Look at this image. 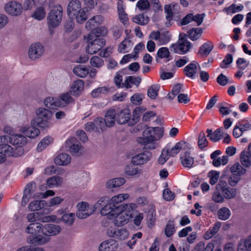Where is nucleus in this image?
I'll use <instances>...</instances> for the list:
<instances>
[{
  "label": "nucleus",
  "mask_w": 251,
  "mask_h": 251,
  "mask_svg": "<svg viewBox=\"0 0 251 251\" xmlns=\"http://www.w3.org/2000/svg\"><path fill=\"white\" fill-rule=\"evenodd\" d=\"M175 222L174 220H170L165 227V234L167 237H171L176 232Z\"/></svg>",
  "instance_id": "nucleus-42"
},
{
  "label": "nucleus",
  "mask_w": 251,
  "mask_h": 251,
  "mask_svg": "<svg viewBox=\"0 0 251 251\" xmlns=\"http://www.w3.org/2000/svg\"><path fill=\"white\" fill-rule=\"evenodd\" d=\"M66 147L69 149L70 152L73 154H76L79 152L81 150L80 144L76 141L75 137H72L66 142Z\"/></svg>",
  "instance_id": "nucleus-17"
},
{
  "label": "nucleus",
  "mask_w": 251,
  "mask_h": 251,
  "mask_svg": "<svg viewBox=\"0 0 251 251\" xmlns=\"http://www.w3.org/2000/svg\"><path fill=\"white\" fill-rule=\"evenodd\" d=\"M31 126V127L23 126L21 127V131L27 137L34 138L40 134V131L36 127V126Z\"/></svg>",
  "instance_id": "nucleus-20"
},
{
  "label": "nucleus",
  "mask_w": 251,
  "mask_h": 251,
  "mask_svg": "<svg viewBox=\"0 0 251 251\" xmlns=\"http://www.w3.org/2000/svg\"><path fill=\"white\" fill-rule=\"evenodd\" d=\"M63 16V8L60 5H55L51 7L48 16V24L49 26L56 27L61 22Z\"/></svg>",
  "instance_id": "nucleus-3"
},
{
  "label": "nucleus",
  "mask_w": 251,
  "mask_h": 251,
  "mask_svg": "<svg viewBox=\"0 0 251 251\" xmlns=\"http://www.w3.org/2000/svg\"><path fill=\"white\" fill-rule=\"evenodd\" d=\"M4 10L9 15L18 16L22 14L23 7L21 3L15 0H11L5 5Z\"/></svg>",
  "instance_id": "nucleus-10"
},
{
  "label": "nucleus",
  "mask_w": 251,
  "mask_h": 251,
  "mask_svg": "<svg viewBox=\"0 0 251 251\" xmlns=\"http://www.w3.org/2000/svg\"><path fill=\"white\" fill-rule=\"evenodd\" d=\"M171 34L168 30L152 31L150 34V38L158 41L160 45H165L171 39Z\"/></svg>",
  "instance_id": "nucleus-8"
},
{
  "label": "nucleus",
  "mask_w": 251,
  "mask_h": 251,
  "mask_svg": "<svg viewBox=\"0 0 251 251\" xmlns=\"http://www.w3.org/2000/svg\"><path fill=\"white\" fill-rule=\"evenodd\" d=\"M132 45L130 40L125 39L119 45L118 50L120 53L127 52L131 49Z\"/></svg>",
  "instance_id": "nucleus-43"
},
{
  "label": "nucleus",
  "mask_w": 251,
  "mask_h": 251,
  "mask_svg": "<svg viewBox=\"0 0 251 251\" xmlns=\"http://www.w3.org/2000/svg\"><path fill=\"white\" fill-rule=\"evenodd\" d=\"M131 114L128 108H125L116 113V121L119 124H125L130 119Z\"/></svg>",
  "instance_id": "nucleus-16"
},
{
  "label": "nucleus",
  "mask_w": 251,
  "mask_h": 251,
  "mask_svg": "<svg viewBox=\"0 0 251 251\" xmlns=\"http://www.w3.org/2000/svg\"><path fill=\"white\" fill-rule=\"evenodd\" d=\"M47 206V202L44 200L35 201L28 205L29 209L31 211H38Z\"/></svg>",
  "instance_id": "nucleus-41"
},
{
  "label": "nucleus",
  "mask_w": 251,
  "mask_h": 251,
  "mask_svg": "<svg viewBox=\"0 0 251 251\" xmlns=\"http://www.w3.org/2000/svg\"><path fill=\"white\" fill-rule=\"evenodd\" d=\"M118 243L114 239H108L102 242L99 246V251H114L118 249Z\"/></svg>",
  "instance_id": "nucleus-15"
},
{
  "label": "nucleus",
  "mask_w": 251,
  "mask_h": 251,
  "mask_svg": "<svg viewBox=\"0 0 251 251\" xmlns=\"http://www.w3.org/2000/svg\"><path fill=\"white\" fill-rule=\"evenodd\" d=\"M170 52L169 49L166 47H161L157 51L156 59L157 57L159 58H166L169 56Z\"/></svg>",
  "instance_id": "nucleus-61"
},
{
  "label": "nucleus",
  "mask_w": 251,
  "mask_h": 251,
  "mask_svg": "<svg viewBox=\"0 0 251 251\" xmlns=\"http://www.w3.org/2000/svg\"><path fill=\"white\" fill-rule=\"evenodd\" d=\"M222 193L225 198L226 199H232L236 197L237 195V190L235 188L228 187Z\"/></svg>",
  "instance_id": "nucleus-53"
},
{
  "label": "nucleus",
  "mask_w": 251,
  "mask_h": 251,
  "mask_svg": "<svg viewBox=\"0 0 251 251\" xmlns=\"http://www.w3.org/2000/svg\"><path fill=\"white\" fill-rule=\"evenodd\" d=\"M71 161V157L65 153L58 154L54 159V163L60 166H66L70 163Z\"/></svg>",
  "instance_id": "nucleus-29"
},
{
  "label": "nucleus",
  "mask_w": 251,
  "mask_h": 251,
  "mask_svg": "<svg viewBox=\"0 0 251 251\" xmlns=\"http://www.w3.org/2000/svg\"><path fill=\"white\" fill-rule=\"evenodd\" d=\"M45 48L43 45L40 43H35L29 47L28 54L31 60H35L43 56Z\"/></svg>",
  "instance_id": "nucleus-9"
},
{
  "label": "nucleus",
  "mask_w": 251,
  "mask_h": 251,
  "mask_svg": "<svg viewBox=\"0 0 251 251\" xmlns=\"http://www.w3.org/2000/svg\"><path fill=\"white\" fill-rule=\"evenodd\" d=\"M56 219V216L54 215L45 216L40 212V215H39L38 221L42 223H48L51 222H54Z\"/></svg>",
  "instance_id": "nucleus-62"
},
{
  "label": "nucleus",
  "mask_w": 251,
  "mask_h": 251,
  "mask_svg": "<svg viewBox=\"0 0 251 251\" xmlns=\"http://www.w3.org/2000/svg\"><path fill=\"white\" fill-rule=\"evenodd\" d=\"M43 225L39 223L30 224L25 229L26 233L31 234L42 233Z\"/></svg>",
  "instance_id": "nucleus-30"
},
{
  "label": "nucleus",
  "mask_w": 251,
  "mask_h": 251,
  "mask_svg": "<svg viewBox=\"0 0 251 251\" xmlns=\"http://www.w3.org/2000/svg\"><path fill=\"white\" fill-rule=\"evenodd\" d=\"M77 212L76 215L80 219H85L92 215L96 210L95 207L90 205L87 202L82 201L77 203L76 205Z\"/></svg>",
  "instance_id": "nucleus-5"
},
{
  "label": "nucleus",
  "mask_w": 251,
  "mask_h": 251,
  "mask_svg": "<svg viewBox=\"0 0 251 251\" xmlns=\"http://www.w3.org/2000/svg\"><path fill=\"white\" fill-rule=\"evenodd\" d=\"M126 179L122 177L115 178L108 180L106 186L109 188L120 187L126 183Z\"/></svg>",
  "instance_id": "nucleus-34"
},
{
  "label": "nucleus",
  "mask_w": 251,
  "mask_h": 251,
  "mask_svg": "<svg viewBox=\"0 0 251 251\" xmlns=\"http://www.w3.org/2000/svg\"><path fill=\"white\" fill-rule=\"evenodd\" d=\"M164 11L166 13V19L167 21L166 25L167 26H169L170 25V22L173 17L174 10L172 9L171 6L168 4L165 6Z\"/></svg>",
  "instance_id": "nucleus-54"
},
{
  "label": "nucleus",
  "mask_w": 251,
  "mask_h": 251,
  "mask_svg": "<svg viewBox=\"0 0 251 251\" xmlns=\"http://www.w3.org/2000/svg\"><path fill=\"white\" fill-rule=\"evenodd\" d=\"M44 104L48 108L54 109L56 107L64 106V104L59 99L52 97L47 98L44 100Z\"/></svg>",
  "instance_id": "nucleus-26"
},
{
  "label": "nucleus",
  "mask_w": 251,
  "mask_h": 251,
  "mask_svg": "<svg viewBox=\"0 0 251 251\" xmlns=\"http://www.w3.org/2000/svg\"><path fill=\"white\" fill-rule=\"evenodd\" d=\"M90 64L94 67L100 68L104 65V61L100 57L94 56L90 59Z\"/></svg>",
  "instance_id": "nucleus-59"
},
{
  "label": "nucleus",
  "mask_w": 251,
  "mask_h": 251,
  "mask_svg": "<svg viewBox=\"0 0 251 251\" xmlns=\"http://www.w3.org/2000/svg\"><path fill=\"white\" fill-rule=\"evenodd\" d=\"M129 197V195L127 193L120 194L112 197L109 201L112 204L113 206L118 207V205H117V204L122 202L125 200L128 199Z\"/></svg>",
  "instance_id": "nucleus-38"
},
{
  "label": "nucleus",
  "mask_w": 251,
  "mask_h": 251,
  "mask_svg": "<svg viewBox=\"0 0 251 251\" xmlns=\"http://www.w3.org/2000/svg\"><path fill=\"white\" fill-rule=\"evenodd\" d=\"M106 234L109 237L121 241L127 239L129 235V231L127 229L123 227L118 228L113 226L108 227Z\"/></svg>",
  "instance_id": "nucleus-6"
},
{
  "label": "nucleus",
  "mask_w": 251,
  "mask_h": 251,
  "mask_svg": "<svg viewBox=\"0 0 251 251\" xmlns=\"http://www.w3.org/2000/svg\"><path fill=\"white\" fill-rule=\"evenodd\" d=\"M87 42L86 51L91 54L96 53L105 45V40L101 38H94L91 40L87 38Z\"/></svg>",
  "instance_id": "nucleus-7"
},
{
  "label": "nucleus",
  "mask_w": 251,
  "mask_h": 251,
  "mask_svg": "<svg viewBox=\"0 0 251 251\" xmlns=\"http://www.w3.org/2000/svg\"><path fill=\"white\" fill-rule=\"evenodd\" d=\"M105 124L107 127L114 126L116 121V112L115 109L111 108L107 110L104 115Z\"/></svg>",
  "instance_id": "nucleus-18"
},
{
  "label": "nucleus",
  "mask_w": 251,
  "mask_h": 251,
  "mask_svg": "<svg viewBox=\"0 0 251 251\" xmlns=\"http://www.w3.org/2000/svg\"><path fill=\"white\" fill-rule=\"evenodd\" d=\"M214 45L213 43L208 41L204 43L199 49L198 54H200L201 57H205L207 56L213 49Z\"/></svg>",
  "instance_id": "nucleus-27"
},
{
  "label": "nucleus",
  "mask_w": 251,
  "mask_h": 251,
  "mask_svg": "<svg viewBox=\"0 0 251 251\" xmlns=\"http://www.w3.org/2000/svg\"><path fill=\"white\" fill-rule=\"evenodd\" d=\"M221 226L220 222L215 223L214 226L210 227L204 234L203 238L206 240H208L213 237L219 230Z\"/></svg>",
  "instance_id": "nucleus-35"
},
{
  "label": "nucleus",
  "mask_w": 251,
  "mask_h": 251,
  "mask_svg": "<svg viewBox=\"0 0 251 251\" xmlns=\"http://www.w3.org/2000/svg\"><path fill=\"white\" fill-rule=\"evenodd\" d=\"M198 66L199 65L196 61H193L189 64L183 69L185 75L187 76L193 78L198 71Z\"/></svg>",
  "instance_id": "nucleus-22"
},
{
  "label": "nucleus",
  "mask_w": 251,
  "mask_h": 251,
  "mask_svg": "<svg viewBox=\"0 0 251 251\" xmlns=\"http://www.w3.org/2000/svg\"><path fill=\"white\" fill-rule=\"evenodd\" d=\"M125 174L132 177H139L142 174V170L133 165H127L125 168Z\"/></svg>",
  "instance_id": "nucleus-21"
},
{
  "label": "nucleus",
  "mask_w": 251,
  "mask_h": 251,
  "mask_svg": "<svg viewBox=\"0 0 251 251\" xmlns=\"http://www.w3.org/2000/svg\"><path fill=\"white\" fill-rule=\"evenodd\" d=\"M61 231L60 226L54 224H46L43 226L42 234L45 236H54Z\"/></svg>",
  "instance_id": "nucleus-13"
},
{
  "label": "nucleus",
  "mask_w": 251,
  "mask_h": 251,
  "mask_svg": "<svg viewBox=\"0 0 251 251\" xmlns=\"http://www.w3.org/2000/svg\"><path fill=\"white\" fill-rule=\"evenodd\" d=\"M222 128H219L213 133L210 140L214 142H217L221 139L224 133L222 132Z\"/></svg>",
  "instance_id": "nucleus-58"
},
{
  "label": "nucleus",
  "mask_w": 251,
  "mask_h": 251,
  "mask_svg": "<svg viewBox=\"0 0 251 251\" xmlns=\"http://www.w3.org/2000/svg\"><path fill=\"white\" fill-rule=\"evenodd\" d=\"M75 215L74 213L64 214L61 218L62 221L68 226H71L74 222Z\"/></svg>",
  "instance_id": "nucleus-56"
},
{
  "label": "nucleus",
  "mask_w": 251,
  "mask_h": 251,
  "mask_svg": "<svg viewBox=\"0 0 251 251\" xmlns=\"http://www.w3.org/2000/svg\"><path fill=\"white\" fill-rule=\"evenodd\" d=\"M71 19L75 18L78 23H82L85 21L87 19V16L86 14V10L85 8H82L79 12L76 13V14L74 17H71Z\"/></svg>",
  "instance_id": "nucleus-55"
},
{
  "label": "nucleus",
  "mask_w": 251,
  "mask_h": 251,
  "mask_svg": "<svg viewBox=\"0 0 251 251\" xmlns=\"http://www.w3.org/2000/svg\"><path fill=\"white\" fill-rule=\"evenodd\" d=\"M63 183V178L59 176H53L47 180V185L50 188L60 186Z\"/></svg>",
  "instance_id": "nucleus-36"
},
{
  "label": "nucleus",
  "mask_w": 251,
  "mask_h": 251,
  "mask_svg": "<svg viewBox=\"0 0 251 251\" xmlns=\"http://www.w3.org/2000/svg\"><path fill=\"white\" fill-rule=\"evenodd\" d=\"M160 89V85L158 84H153L151 86L148 90V96L151 99H155L158 95V91Z\"/></svg>",
  "instance_id": "nucleus-51"
},
{
  "label": "nucleus",
  "mask_w": 251,
  "mask_h": 251,
  "mask_svg": "<svg viewBox=\"0 0 251 251\" xmlns=\"http://www.w3.org/2000/svg\"><path fill=\"white\" fill-rule=\"evenodd\" d=\"M142 111L140 108L136 107L133 111L130 123L132 125L139 121Z\"/></svg>",
  "instance_id": "nucleus-64"
},
{
  "label": "nucleus",
  "mask_w": 251,
  "mask_h": 251,
  "mask_svg": "<svg viewBox=\"0 0 251 251\" xmlns=\"http://www.w3.org/2000/svg\"><path fill=\"white\" fill-rule=\"evenodd\" d=\"M192 48V44L184 38H180L176 44H173L170 50L174 53L184 54L188 52Z\"/></svg>",
  "instance_id": "nucleus-4"
},
{
  "label": "nucleus",
  "mask_w": 251,
  "mask_h": 251,
  "mask_svg": "<svg viewBox=\"0 0 251 251\" xmlns=\"http://www.w3.org/2000/svg\"><path fill=\"white\" fill-rule=\"evenodd\" d=\"M118 207H114L109 201L104 206L100 211V214L102 216H107L109 219H113L116 214L119 212L117 210Z\"/></svg>",
  "instance_id": "nucleus-14"
},
{
  "label": "nucleus",
  "mask_w": 251,
  "mask_h": 251,
  "mask_svg": "<svg viewBox=\"0 0 251 251\" xmlns=\"http://www.w3.org/2000/svg\"><path fill=\"white\" fill-rule=\"evenodd\" d=\"M84 88V82L80 79L74 81L71 87L70 92L74 96L79 95Z\"/></svg>",
  "instance_id": "nucleus-24"
},
{
  "label": "nucleus",
  "mask_w": 251,
  "mask_h": 251,
  "mask_svg": "<svg viewBox=\"0 0 251 251\" xmlns=\"http://www.w3.org/2000/svg\"><path fill=\"white\" fill-rule=\"evenodd\" d=\"M132 20L134 23L141 25H145L148 24L150 21L149 18L143 13L134 16Z\"/></svg>",
  "instance_id": "nucleus-33"
},
{
  "label": "nucleus",
  "mask_w": 251,
  "mask_h": 251,
  "mask_svg": "<svg viewBox=\"0 0 251 251\" xmlns=\"http://www.w3.org/2000/svg\"><path fill=\"white\" fill-rule=\"evenodd\" d=\"M35 114L37 117L31 121V125L38 126V127L43 129H46L53 125L52 113L50 110L40 107L36 110Z\"/></svg>",
  "instance_id": "nucleus-2"
},
{
  "label": "nucleus",
  "mask_w": 251,
  "mask_h": 251,
  "mask_svg": "<svg viewBox=\"0 0 251 251\" xmlns=\"http://www.w3.org/2000/svg\"><path fill=\"white\" fill-rule=\"evenodd\" d=\"M182 146L180 142L177 143L174 147L170 150H166L170 156H176L181 150Z\"/></svg>",
  "instance_id": "nucleus-57"
},
{
  "label": "nucleus",
  "mask_w": 251,
  "mask_h": 251,
  "mask_svg": "<svg viewBox=\"0 0 251 251\" xmlns=\"http://www.w3.org/2000/svg\"><path fill=\"white\" fill-rule=\"evenodd\" d=\"M131 218V214L125 212L117 213L114 217V224L115 226H120L127 224Z\"/></svg>",
  "instance_id": "nucleus-11"
},
{
  "label": "nucleus",
  "mask_w": 251,
  "mask_h": 251,
  "mask_svg": "<svg viewBox=\"0 0 251 251\" xmlns=\"http://www.w3.org/2000/svg\"><path fill=\"white\" fill-rule=\"evenodd\" d=\"M53 141V139L50 136L44 138L38 144L37 150L40 152L46 149Z\"/></svg>",
  "instance_id": "nucleus-46"
},
{
  "label": "nucleus",
  "mask_w": 251,
  "mask_h": 251,
  "mask_svg": "<svg viewBox=\"0 0 251 251\" xmlns=\"http://www.w3.org/2000/svg\"><path fill=\"white\" fill-rule=\"evenodd\" d=\"M34 184L28 183L26 185L24 195L22 198V205L23 206L25 205L29 201V199L30 197V194L32 193V187Z\"/></svg>",
  "instance_id": "nucleus-39"
},
{
  "label": "nucleus",
  "mask_w": 251,
  "mask_h": 251,
  "mask_svg": "<svg viewBox=\"0 0 251 251\" xmlns=\"http://www.w3.org/2000/svg\"><path fill=\"white\" fill-rule=\"evenodd\" d=\"M163 133L160 127H148L143 131V136L138 138L137 141L146 149H154L157 146L156 142L163 136Z\"/></svg>",
  "instance_id": "nucleus-1"
},
{
  "label": "nucleus",
  "mask_w": 251,
  "mask_h": 251,
  "mask_svg": "<svg viewBox=\"0 0 251 251\" xmlns=\"http://www.w3.org/2000/svg\"><path fill=\"white\" fill-rule=\"evenodd\" d=\"M240 161L241 164L246 168L251 166V156L247 151H243L240 155Z\"/></svg>",
  "instance_id": "nucleus-45"
},
{
  "label": "nucleus",
  "mask_w": 251,
  "mask_h": 251,
  "mask_svg": "<svg viewBox=\"0 0 251 251\" xmlns=\"http://www.w3.org/2000/svg\"><path fill=\"white\" fill-rule=\"evenodd\" d=\"M118 11L119 13V18L120 21L124 25H126L128 23V18L127 14L125 12L123 5L119 4L118 5Z\"/></svg>",
  "instance_id": "nucleus-48"
},
{
  "label": "nucleus",
  "mask_w": 251,
  "mask_h": 251,
  "mask_svg": "<svg viewBox=\"0 0 251 251\" xmlns=\"http://www.w3.org/2000/svg\"><path fill=\"white\" fill-rule=\"evenodd\" d=\"M73 72L78 77H84L89 74V70L85 66L78 65L74 68Z\"/></svg>",
  "instance_id": "nucleus-40"
},
{
  "label": "nucleus",
  "mask_w": 251,
  "mask_h": 251,
  "mask_svg": "<svg viewBox=\"0 0 251 251\" xmlns=\"http://www.w3.org/2000/svg\"><path fill=\"white\" fill-rule=\"evenodd\" d=\"M0 153L5 156H14V149L7 144L0 147Z\"/></svg>",
  "instance_id": "nucleus-52"
},
{
  "label": "nucleus",
  "mask_w": 251,
  "mask_h": 251,
  "mask_svg": "<svg viewBox=\"0 0 251 251\" xmlns=\"http://www.w3.org/2000/svg\"><path fill=\"white\" fill-rule=\"evenodd\" d=\"M198 145L201 149H203L208 145V141L205 138V134L202 131L199 134Z\"/></svg>",
  "instance_id": "nucleus-63"
},
{
  "label": "nucleus",
  "mask_w": 251,
  "mask_h": 251,
  "mask_svg": "<svg viewBox=\"0 0 251 251\" xmlns=\"http://www.w3.org/2000/svg\"><path fill=\"white\" fill-rule=\"evenodd\" d=\"M10 142L14 145L22 147L26 143V138L20 134H13L9 137Z\"/></svg>",
  "instance_id": "nucleus-25"
},
{
  "label": "nucleus",
  "mask_w": 251,
  "mask_h": 251,
  "mask_svg": "<svg viewBox=\"0 0 251 251\" xmlns=\"http://www.w3.org/2000/svg\"><path fill=\"white\" fill-rule=\"evenodd\" d=\"M104 19L100 15H97L93 17L86 24V27L90 29L93 27L102 23Z\"/></svg>",
  "instance_id": "nucleus-32"
},
{
  "label": "nucleus",
  "mask_w": 251,
  "mask_h": 251,
  "mask_svg": "<svg viewBox=\"0 0 251 251\" xmlns=\"http://www.w3.org/2000/svg\"><path fill=\"white\" fill-rule=\"evenodd\" d=\"M151 156L150 152L146 151L139 153L132 157L131 163L133 165H140L148 162Z\"/></svg>",
  "instance_id": "nucleus-12"
},
{
  "label": "nucleus",
  "mask_w": 251,
  "mask_h": 251,
  "mask_svg": "<svg viewBox=\"0 0 251 251\" xmlns=\"http://www.w3.org/2000/svg\"><path fill=\"white\" fill-rule=\"evenodd\" d=\"M243 8L244 6L242 4L236 5L232 4L226 8V11L228 14H232L242 11Z\"/></svg>",
  "instance_id": "nucleus-60"
},
{
  "label": "nucleus",
  "mask_w": 251,
  "mask_h": 251,
  "mask_svg": "<svg viewBox=\"0 0 251 251\" xmlns=\"http://www.w3.org/2000/svg\"><path fill=\"white\" fill-rule=\"evenodd\" d=\"M230 211L227 207H222L218 212V218L221 220H226L230 217Z\"/></svg>",
  "instance_id": "nucleus-50"
},
{
  "label": "nucleus",
  "mask_w": 251,
  "mask_h": 251,
  "mask_svg": "<svg viewBox=\"0 0 251 251\" xmlns=\"http://www.w3.org/2000/svg\"><path fill=\"white\" fill-rule=\"evenodd\" d=\"M231 174L239 175L241 176L246 173V169L244 168L239 163H236L231 166L229 168Z\"/></svg>",
  "instance_id": "nucleus-44"
},
{
  "label": "nucleus",
  "mask_w": 251,
  "mask_h": 251,
  "mask_svg": "<svg viewBox=\"0 0 251 251\" xmlns=\"http://www.w3.org/2000/svg\"><path fill=\"white\" fill-rule=\"evenodd\" d=\"M137 208V205L136 204L134 203H129L118 205L117 210H119V212L124 211L132 215L131 212L132 211Z\"/></svg>",
  "instance_id": "nucleus-37"
},
{
  "label": "nucleus",
  "mask_w": 251,
  "mask_h": 251,
  "mask_svg": "<svg viewBox=\"0 0 251 251\" xmlns=\"http://www.w3.org/2000/svg\"><path fill=\"white\" fill-rule=\"evenodd\" d=\"M202 33L201 28H193L188 32L189 38L192 41H196L199 39Z\"/></svg>",
  "instance_id": "nucleus-47"
},
{
  "label": "nucleus",
  "mask_w": 251,
  "mask_h": 251,
  "mask_svg": "<svg viewBox=\"0 0 251 251\" xmlns=\"http://www.w3.org/2000/svg\"><path fill=\"white\" fill-rule=\"evenodd\" d=\"M182 165L185 168H191L194 163V159L191 156L190 152H186L180 156Z\"/></svg>",
  "instance_id": "nucleus-28"
},
{
  "label": "nucleus",
  "mask_w": 251,
  "mask_h": 251,
  "mask_svg": "<svg viewBox=\"0 0 251 251\" xmlns=\"http://www.w3.org/2000/svg\"><path fill=\"white\" fill-rule=\"evenodd\" d=\"M81 9V3L79 0H72L68 5L67 11L69 16L74 17Z\"/></svg>",
  "instance_id": "nucleus-19"
},
{
  "label": "nucleus",
  "mask_w": 251,
  "mask_h": 251,
  "mask_svg": "<svg viewBox=\"0 0 251 251\" xmlns=\"http://www.w3.org/2000/svg\"><path fill=\"white\" fill-rule=\"evenodd\" d=\"M107 29L105 26L95 28L87 35V38L91 40L94 38H98L100 36H104L107 35Z\"/></svg>",
  "instance_id": "nucleus-23"
},
{
  "label": "nucleus",
  "mask_w": 251,
  "mask_h": 251,
  "mask_svg": "<svg viewBox=\"0 0 251 251\" xmlns=\"http://www.w3.org/2000/svg\"><path fill=\"white\" fill-rule=\"evenodd\" d=\"M142 81V78L140 76L135 77L133 75L127 76L124 83V86L128 89L132 87V85L138 86Z\"/></svg>",
  "instance_id": "nucleus-31"
},
{
  "label": "nucleus",
  "mask_w": 251,
  "mask_h": 251,
  "mask_svg": "<svg viewBox=\"0 0 251 251\" xmlns=\"http://www.w3.org/2000/svg\"><path fill=\"white\" fill-rule=\"evenodd\" d=\"M32 17L37 20H41L46 16V11L44 7L39 6L36 8L31 15Z\"/></svg>",
  "instance_id": "nucleus-49"
}]
</instances>
